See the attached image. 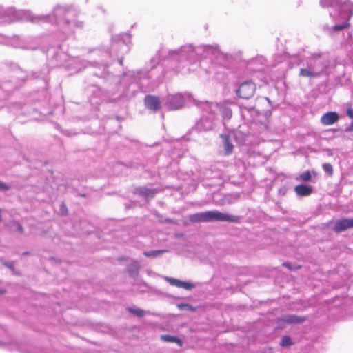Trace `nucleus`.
Masks as SVG:
<instances>
[{
	"label": "nucleus",
	"instance_id": "nucleus-1",
	"mask_svg": "<svg viewBox=\"0 0 353 353\" xmlns=\"http://www.w3.org/2000/svg\"><path fill=\"white\" fill-rule=\"evenodd\" d=\"M168 103L169 107L174 109H181L185 107L186 103H194L195 108L201 109L203 110L214 109H223V110H230L231 107H228L226 103L220 104L217 103H212L208 101H196L193 99L188 94H176L174 95L169 96L168 98Z\"/></svg>",
	"mask_w": 353,
	"mask_h": 353
},
{
	"label": "nucleus",
	"instance_id": "nucleus-2",
	"mask_svg": "<svg viewBox=\"0 0 353 353\" xmlns=\"http://www.w3.org/2000/svg\"><path fill=\"white\" fill-rule=\"evenodd\" d=\"M353 13V3L350 1H344L339 8H335L330 12L334 25L332 27L334 31L350 27V19Z\"/></svg>",
	"mask_w": 353,
	"mask_h": 353
},
{
	"label": "nucleus",
	"instance_id": "nucleus-3",
	"mask_svg": "<svg viewBox=\"0 0 353 353\" xmlns=\"http://www.w3.org/2000/svg\"><path fill=\"white\" fill-rule=\"evenodd\" d=\"M218 52L216 48L210 46H199L194 48L192 46H185L181 48L177 52H175L181 59H188L193 62L199 60V57H206L212 54H215Z\"/></svg>",
	"mask_w": 353,
	"mask_h": 353
},
{
	"label": "nucleus",
	"instance_id": "nucleus-4",
	"mask_svg": "<svg viewBox=\"0 0 353 353\" xmlns=\"http://www.w3.org/2000/svg\"><path fill=\"white\" fill-rule=\"evenodd\" d=\"M327 65L321 56H314L307 61V66L300 69L299 75L309 78L320 76L325 70Z\"/></svg>",
	"mask_w": 353,
	"mask_h": 353
},
{
	"label": "nucleus",
	"instance_id": "nucleus-5",
	"mask_svg": "<svg viewBox=\"0 0 353 353\" xmlns=\"http://www.w3.org/2000/svg\"><path fill=\"white\" fill-rule=\"evenodd\" d=\"M8 19L13 21L16 19H25L33 23H38L43 21H46L49 16H34L30 11H16L12 8L8 9L6 11Z\"/></svg>",
	"mask_w": 353,
	"mask_h": 353
},
{
	"label": "nucleus",
	"instance_id": "nucleus-6",
	"mask_svg": "<svg viewBox=\"0 0 353 353\" xmlns=\"http://www.w3.org/2000/svg\"><path fill=\"white\" fill-rule=\"evenodd\" d=\"M54 14L55 17L60 18L61 17H64V20L69 25L74 24L76 27H81L83 22L79 20H76L77 12L72 9H66L64 7L57 6L54 10Z\"/></svg>",
	"mask_w": 353,
	"mask_h": 353
},
{
	"label": "nucleus",
	"instance_id": "nucleus-7",
	"mask_svg": "<svg viewBox=\"0 0 353 353\" xmlns=\"http://www.w3.org/2000/svg\"><path fill=\"white\" fill-rule=\"evenodd\" d=\"M206 223L216 221H227L236 223L239 221L237 216L221 212L218 210L205 211Z\"/></svg>",
	"mask_w": 353,
	"mask_h": 353
},
{
	"label": "nucleus",
	"instance_id": "nucleus-8",
	"mask_svg": "<svg viewBox=\"0 0 353 353\" xmlns=\"http://www.w3.org/2000/svg\"><path fill=\"white\" fill-rule=\"evenodd\" d=\"M256 91V85L250 81L243 82L241 84L237 94L243 99H250L252 97Z\"/></svg>",
	"mask_w": 353,
	"mask_h": 353
},
{
	"label": "nucleus",
	"instance_id": "nucleus-9",
	"mask_svg": "<svg viewBox=\"0 0 353 353\" xmlns=\"http://www.w3.org/2000/svg\"><path fill=\"white\" fill-rule=\"evenodd\" d=\"M0 345H5L11 350H18L21 353H36L32 347L25 344H20L16 340H11L10 342L1 343Z\"/></svg>",
	"mask_w": 353,
	"mask_h": 353
},
{
	"label": "nucleus",
	"instance_id": "nucleus-10",
	"mask_svg": "<svg viewBox=\"0 0 353 353\" xmlns=\"http://www.w3.org/2000/svg\"><path fill=\"white\" fill-rule=\"evenodd\" d=\"M159 192L157 188H150L145 186L137 187L134 190V194L143 197L146 200L152 199Z\"/></svg>",
	"mask_w": 353,
	"mask_h": 353
},
{
	"label": "nucleus",
	"instance_id": "nucleus-11",
	"mask_svg": "<svg viewBox=\"0 0 353 353\" xmlns=\"http://www.w3.org/2000/svg\"><path fill=\"white\" fill-rule=\"evenodd\" d=\"M163 279L169 283L171 285L176 286L178 288H183L188 290H190L196 287L195 284L183 281L177 279H174L169 276H163Z\"/></svg>",
	"mask_w": 353,
	"mask_h": 353
},
{
	"label": "nucleus",
	"instance_id": "nucleus-12",
	"mask_svg": "<svg viewBox=\"0 0 353 353\" xmlns=\"http://www.w3.org/2000/svg\"><path fill=\"white\" fill-rule=\"evenodd\" d=\"M353 228V219H343L335 222L334 230L336 232Z\"/></svg>",
	"mask_w": 353,
	"mask_h": 353
},
{
	"label": "nucleus",
	"instance_id": "nucleus-13",
	"mask_svg": "<svg viewBox=\"0 0 353 353\" xmlns=\"http://www.w3.org/2000/svg\"><path fill=\"white\" fill-rule=\"evenodd\" d=\"M145 104L147 108L151 110H157L161 108V102L159 97L148 95L145 98Z\"/></svg>",
	"mask_w": 353,
	"mask_h": 353
},
{
	"label": "nucleus",
	"instance_id": "nucleus-14",
	"mask_svg": "<svg viewBox=\"0 0 353 353\" xmlns=\"http://www.w3.org/2000/svg\"><path fill=\"white\" fill-rule=\"evenodd\" d=\"M339 115L336 112H327L321 119V121L324 125H332L339 120Z\"/></svg>",
	"mask_w": 353,
	"mask_h": 353
},
{
	"label": "nucleus",
	"instance_id": "nucleus-15",
	"mask_svg": "<svg viewBox=\"0 0 353 353\" xmlns=\"http://www.w3.org/2000/svg\"><path fill=\"white\" fill-rule=\"evenodd\" d=\"M306 318L304 316L290 314L283 316L281 321L288 324H300L305 322Z\"/></svg>",
	"mask_w": 353,
	"mask_h": 353
},
{
	"label": "nucleus",
	"instance_id": "nucleus-16",
	"mask_svg": "<svg viewBox=\"0 0 353 353\" xmlns=\"http://www.w3.org/2000/svg\"><path fill=\"white\" fill-rule=\"evenodd\" d=\"M294 192L299 196H307L312 192V188L310 185L301 184L294 187Z\"/></svg>",
	"mask_w": 353,
	"mask_h": 353
},
{
	"label": "nucleus",
	"instance_id": "nucleus-17",
	"mask_svg": "<svg viewBox=\"0 0 353 353\" xmlns=\"http://www.w3.org/2000/svg\"><path fill=\"white\" fill-rule=\"evenodd\" d=\"M220 137L222 139L225 154H230L233 150V145L231 143L230 136L226 134H222Z\"/></svg>",
	"mask_w": 353,
	"mask_h": 353
},
{
	"label": "nucleus",
	"instance_id": "nucleus-18",
	"mask_svg": "<svg viewBox=\"0 0 353 353\" xmlns=\"http://www.w3.org/2000/svg\"><path fill=\"white\" fill-rule=\"evenodd\" d=\"M344 1L342 0H321L320 3L322 7H330L332 10L335 8H339Z\"/></svg>",
	"mask_w": 353,
	"mask_h": 353
},
{
	"label": "nucleus",
	"instance_id": "nucleus-19",
	"mask_svg": "<svg viewBox=\"0 0 353 353\" xmlns=\"http://www.w3.org/2000/svg\"><path fill=\"white\" fill-rule=\"evenodd\" d=\"M189 220L193 223H206L205 212L190 214Z\"/></svg>",
	"mask_w": 353,
	"mask_h": 353
},
{
	"label": "nucleus",
	"instance_id": "nucleus-20",
	"mask_svg": "<svg viewBox=\"0 0 353 353\" xmlns=\"http://www.w3.org/2000/svg\"><path fill=\"white\" fill-rule=\"evenodd\" d=\"M161 339L163 341L167 342V343H175L178 344V345L179 347H181L183 345L182 340H181L179 338L174 336H171V335H168V334L161 335Z\"/></svg>",
	"mask_w": 353,
	"mask_h": 353
},
{
	"label": "nucleus",
	"instance_id": "nucleus-21",
	"mask_svg": "<svg viewBox=\"0 0 353 353\" xmlns=\"http://www.w3.org/2000/svg\"><path fill=\"white\" fill-rule=\"evenodd\" d=\"M234 137L241 144L245 145L248 143V134L245 132L237 131L234 133Z\"/></svg>",
	"mask_w": 353,
	"mask_h": 353
},
{
	"label": "nucleus",
	"instance_id": "nucleus-22",
	"mask_svg": "<svg viewBox=\"0 0 353 353\" xmlns=\"http://www.w3.org/2000/svg\"><path fill=\"white\" fill-rule=\"evenodd\" d=\"M8 225L12 231H17L21 234L23 233V228L18 221L12 220L8 223Z\"/></svg>",
	"mask_w": 353,
	"mask_h": 353
},
{
	"label": "nucleus",
	"instance_id": "nucleus-23",
	"mask_svg": "<svg viewBox=\"0 0 353 353\" xmlns=\"http://www.w3.org/2000/svg\"><path fill=\"white\" fill-rule=\"evenodd\" d=\"M165 250H157L144 252V255L150 258H157L160 256L163 253L165 252Z\"/></svg>",
	"mask_w": 353,
	"mask_h": 353
},
{
	"label": "nucleus",
	"instance_id": "nucleus-24",
	"mask_svg": "<svg viewBox=\"0 0 353 353\" xmlns=\"http://www.w3.org/2000/svg\"><path fill=\"white\" fill-rule=\"evenodd\" d=\"M128 310L131 313L137 316L142 317L145 315V312L141 309L139 308H133V307H129Z\"/></svg>",
	"mask_w": 353,
	"mask_h": 353
},
{
	"label": "nucleus",
	"instance_id": "nucleus-25",
	"mask_svg": "<svg viewBox=\"0 0 353 353\" xmlns=\"http://www.w3.org/2000/svg\"><path fill=\"white\" fill-rule=\"evenodd\" d=\"M292 345V339L290 336H285L281 339L280 345L282 347H288Z\"/></svg>",
	"mask_w": 353,
	"mask_h": 353
},
{
	"label": "nucleus",
	"instance_id": "nucleus-26",
	"mask_svg": "<svg viewBox=\"0 0 353 353\" xmlns=\"http://www.w3.org/2000/svg\"><path fill=\"white\" fill-rule=\"evenodd\" d=\"M177 307L181 311H183V310H189V311H192V312L195 311V308L192 305L188 304V303H180V304L177 305Z\"/></svg>",
	"mask_w": 353,
	"mask_h": 353
},
{
	"label": "nucleus",
	"instance_id": "nucleus-27",
	"mask_svg": "<svg viewBox=\"0 0 353 353\" xmlns=\"http://www.w3.org/2000/svg\"><path fill=\"white\" fill-rule=\"evenodd\" d=\"M311 174H310V171H306L305 172H303L301 173L299 178H297V179H300L301 181H309L311 180Z\"/></svg>",
	"mask_w": 353,
	"mask_h": 353
},
{
	"label": "nucleus",
	"instance_id": "nucleus-28",
	"mask_svg": "<svg viewBox=\"0 0 353 353\" xmlns=\"http://www.w3.org/2000/svg\"><path fill=\"white\" fill-rule=\"evenodd\" d=\"M322 167L323 170L330 176H332L333 174V167L330 163H323Z\"/></svg>",
	"mask_w": 353,
	"mask_h": 353
},
{
	"label": "nucleus",
	"instance_id": "nucleus-29",
	"mask_svg": "<svg viewBox=\"0 0 353 353\" xmlns=\"http://www.w3.org/2000/svg\"><path fill=\"white\" fill-rule=\"evenodd\" d=\"M201 123L202 125H204V128L205 130H210L213 127L212 123L208 121L207 119H204V118L201 119Z\"/></svg>",
	"mask_w": 353,
	"mask_h": 353
},
{
	"label": "nucleus",
	"instance_id": "nucleus-30",
	"mask_svg": "<svg viewBox=\"0 0 353 353\" xmlns=\"http://www.w3.org/2000/svg\"><path fill=\"white\" fill-rule=\"evenodd\" d=\"M10 186L0 181V191H7Z\"/></svg>",
	"mask_w": 353,
	"mask_h": 353
},
{
	"label": "nucleus",
	"instance_id": "nucleus-31",
	"mask_svg": "<svg viewBox=\"0 0 353 353\" xmlns=\"http://www.w3.org/2000/svg\"><path fill=\"white\" fill-rule=\"evenodd\" d=\"M224 112V114H223V119H229L231 118L232 117V112Z\"/></svg>",
	"mask_w": 353,
	"mask_h": 353
},
{
	"label": "nucleus",
	"instance_id": "nucleus-32",
	"mask_svg": "<svg viewBox=\"0 0 353 353\" xmlns=\"http://www.w3.org/2000/svg\"><path fill=\"white\" fill-rule=\"evenodd\" d=\"M345 131L346 132H353V121L351 123V124L350 125L346 127V128L345 129Z\"/></svg>",
	"mask_w": 353,
	"mask_h": 353
},
{
	"label": "nucleus",
	"instance_id": "nucleus-33",
	"mask_svg": "<svg viewBox=\"0 0 353 353\" xmlns=\"http://www.w3.org/2000/svg\"><path fill=\"white\" fill-rule=\"evenodd\" d=\"M3 264L5 266H6L7 268H8L10 270H13V268H14L12 263L10 262H5Z\"/></svg>",
	"mask_w": 353,
	"mask_h": 353
},
{
	"label": "nucleus",
	"instance_id": "nucleus-34",
	"mask_svg": "<svg viewBox=\"0 0 353 353\" xmlns=\"http://www.w3.org/2000/svg\"><path fill=\"white\" fill-rule=\"evenodd\" d=\"M283 265L285 266L289 270H293V268H292V265L290 263H283Z\"/></svg>",
	"mask_w": 353,
	"mask_h": 353
},
{
	"label": "nucleus",
	"instance_id": "nucleus-35",
	"mask_svg": "<svg viewBox=\"0 0 353 353\" xmlns=\"http://www.w3.org/2000/svg\"><path fill=\"white\" fill-rule=\"evenodd\" d=\"M61 210L63 213H64L65 211L66 212V206L63 203L61 205Z\"/></svg>",
	"mask_w": 353,
	"mask_h": 353
},
{
	"label": "nucleus",
	"instance_id": "nucleus-36",
	"mask_svg": "<svg viewBox=\"0 0 353 353\" xmlns=\"http://www.w3.org/2000/svg\"><path fill=\"white\" fill-rule=\"evenodd\" d=\"M350 118L353 119V112H347Z\"/></svg>",
	"mask_w": 353,
	"mask_h": 353
},
{
	"label": "nucleus",
	"instance_id": "nucleus-37",
	"mask_svg": "<svg viewBox=\"0 0 353 353\" xmlns=\"http://www.w3.org/2000/svg\"><path fill=\"white\" fill-rule=\"evenodd\" d=\"M6 292V290L3 289H0V294H3Z\"/></svg>",
	"mask_w": 353,
	"mask_h": 353
},
{
	"label": "nucleus",
	"instance_id": "nucleus-38",
	"mask_svg": "<svg viewBox=\"0 0 353 353\" xmlns=\"http://www.w3.org/2000/svg\"><path fill=\"white\" fill-rule=\"evenodd\" d=\"M125 37H126L127 39H128L130 38V36L128 34H125Z\"/></svg>",
	"mask_w": 353,
	"mask_h": 353
},
{
	"label": "nucleus",
	"instance_id": "nucleus-39",
	"mask_svg": "<svg viewBox=\"0 0 353 353\" xmlns=\"http://www.w3.org/2000/svg\"><path fill=\"white\" fill-rule=\"evenodd\" d=\"M186 108H193V107H192V106L188 105V106H186Z\"/></svg>",
	"mask_w": 353,
	"mask_h": 353
}]
</instances>
